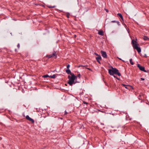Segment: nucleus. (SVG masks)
<instances>
[{
	"mask_svg": "<svg viewBox=\"0 0 149 149\" xmlns=\"http://www.w3.org/2000/svg\"><path fill=\"white\" fill-rule=\"evenodd\" d=\"M68 78L69 79L68 83L70 86H72L73 84H74L76 83L79 82L77 80V76L74 74L71 75V76L68 75Z\"/></svg>",
	"mask_w": 149,
	"mask_h": 149,
	"instance_id": "f257e3e1",
	"label": "nucleus"
},
{
	"mask_svg": "<svg viewBox=\"0 0 149 149\" xmlns=\"http://www.w3.org/2000/svg\"><path fill=\"white\" fill-rule=\"evenodd\" d=\"M111 69L108 70V73L111 75H113L114 74H117L119 76L121 75V74L119 72L118 70L116 68L111 67Z\"/></svg>",
	"mask_w": 149,
	"mask_h": 149,
	"instance_id": "f03ea898",
	"label": "nucleus"
},
{
	"mask_svg": "<svg viewBox=\"0 0 149 149\" xmlns=\"http://www.w3.org/2000/svg\"><path fill=\"white\" fill-rule=\"evenodd\" d=\"M132 44L133 48L136 49L139 53H140L141 52V48L138 46L139 44L137 43V42L134 40H132Z\"/></svg>",
	"mask_w": 149,
	"mask_h": 149,
	"instance_id": "7ed1b4c3",
	"label": "nucleus"
},
{
	"mask_svg": "<svg viewBox=\"0 0 149 149\" xmlns=\"http://www.w3.org/2000/svg\"><path fill=\"white\" fill-rule=\"evenodd\" d=\"M54 56L55 58H57V54H56V52L54 51L52 53V54H47L46 56V57L48 58H49L52 57Z\"/></svg>",
	"mask_w": 149,
	"mask_h": 149,
	"instance_id": "20e7f679",
	"label": "nucleus"
},
{
	"mask_svg": "<svg viewBox=\"0 0 149 149\" xmlns=\"http://www.w3.org/2000/svg\"><path fill=\"white\" fill-rule=\"evenodd\" d=\"M137 67L139 68V70L145 72H147V71L145 69V67L143 66H141L139 64H137Z\"/></svg>",
	"mask_w": 149,
	"mask_h": 149,
	"instance_id": "39448f33",
	"label": "nucleus"
},
{
	"mask_svg": "<svg viewBox=\"0 0 149 149\" xmlns=\"http://www.w3.org/2000/svg\"><path fill=\"white\" fill-rule=\"evenodd\" d=\"M101 53L103 58H107V56L105 52L102 50L101 51Z\"/></svg>",
	"mask_w": 149,
	"mask_h": 149,
	"instance_id": "423d86ee",
	"label": "nucleus"
},
{
	"mask_svg": "<svg viewBox=\"0 0 149 149\" xmlns=\"http://www.w3.org/2000/svg\"><path fill=\"white\" fill-rule=\"evenodd\" d=\"M96 59L97 61L100 64H101V63L100 61V60L102 59V58L100 56H98L96 58Z\"/></svg>",
	"mask_w": 149,
	"mask_h": 149,
	"instance_id": "0eeeda50",
	"label": "nucleus"
},
{
	"mask_svg": "<svg viewBox=\"0 0 149 149\" xmlns=\"http://www.w3.org/2000/svg\"><path fill=\"white\" fill-rule=\"evenodd\" d=\"M65 72L67 73L68 74H70L71 75L73 74H74L73 73L71 72L70 70L69 69H67L66 70H65Z\"/></svg>",
	"mask_w": 149,
	"mask_h": 149,
	"instance_id": "6e6552de",
	"label": "nucleus"
},
{
	"mask_svg": "<svg viewBox=\"0 0 149 149\" xmlns=\"http://www.w3.org/2000/svg\"><path fill=\"white\" fill-rule=\"evenodd\" d=\"M122 85L124 86L127 89H129V87H132L130 85H126L123 84H122Z\"/></svg>",
	"mask_w": 149,
	"mask_h": 149,
	"instance_id": "1a4fd4ad",
	"label": "nucleus"
},
{
	"mask_svg": "<svg viewBox=\"0 0 149 149\" xmlns=\"http://www.w3.org/2000/svg\"><path fill=\"white\" fill-rule=\"evenodd\" d=\"M119 16L122 20L123 21V18L122 15L121 13H118L117 14Z\"/></svg>",
	"mask_w": 149,
	"mask_h": 149,
	"instance_id": "9d476101",
	"label": "nucleus"
},
{
	"mask_svg": "<svg viewBox=\"0 0 149 149\" xmlns=\"http://www.w3.org/2000/svg\"><path fill=\"white\" fill-rule=\"evenodd\" d=\"M98 34L101 36H103L104 35L103 32V31L101 30L99 31L98 32Z\"/></svg>",
	"mask_w": 149,
	"mask_h": 149,
	"instance_id": "9b49d317",
	"label": "nucleus"
},
{
	"mask_svg": "<svg viewBox=\"0 0 149 149\" xmlns=\"http://www.w3.org/2000/svg\"><path fill=\"white\" fill-rule=\"evenodd\" d=\"M49 78H52L53 79H55L56 77V76L55 74H54L52 75H50L49 76Z\"/></svg>",
	"mask_w": 149,
	"mask_h": 149,
	"instance_id": "f8f14e48",
	"label": "nucleus"
},
{
	"mask_svg": "<svg viewBox=\"0 0 149 149\" xmlns=\"http://www.w3.org/2000/svg\"><path fill=\"white\" fill-rule=\"evenodd\" d=\"M143 39L145 40H149V38L148 37L144 36L143 38Z\"/></svg>",
	"mask_w": 149,
	"mask_h": 149,
	"instance_id": "ddd939ff",
	"label": "nucleus"
},
{
	"mask_svg": "<svg viewBox=\"0 0 149 149\" xmlns=\"http://www.w3.org/2000/svg\"><path fill=\"white\" fill-rule=\"evenodd\" d=\"M130 63L132 65H133L134 64V62L132 61V58H131L130 59Z\"/></svg>",
	"mask_w": 149,
	"mask_h": 149,
	"instance_id": "4468645a",
	"label": "nucleus"
},
{
	"mask_svg": "<svg viewBox=\"0 0 149 149\" xmlns=\"http://www.w3.org/2000/svg\"><path fill=\"white\" fill-rule=\"evenodd\" d=\"M26 119H27L29 120L31 118L29 116H28V115H27L26 116Z\"/></svg>",
	"mask_w": 149,
	"mask_h": 149,
	"instance_id": "2eb2a0df",
	"label": "nucleus"
},
{
	"mask_svg": "<svg viewBox=\"0 0 149 149\" xmlns=\"http://www.w3.org/2000/svg\"><path fill=\"white\" fill-rule=\"evenodd\" d=\"M29 121L31 122L32 123H34V120L32 118H31Z\"/></svg>",
	"mask_w": 149,
	"mask_h": 149,
	"instance_id": "dca6fc26",
	"label": "nucleus"
},
{
	"mask_svg": "<svg viewBox=\"0 0 149 149\" xmlns=\"http://www.w3.org/2000/svg\"><path fill=\"white\" fill-rule=\"evenodd\" d=\"M49 76L48 75L46 74V75H45L44 76H43V77L44 78H47V77H49Z\"/></svg>",
	"mask_w": 149,
	"mask_h": 149,
	"instance_id": "f3484780",
	"label": "nucleus"
},
{
	"mask_svg": "<svg viewBox=\"0 0 149 149\" xmlns=\"http://www.w3.org/2000/svg\"><path fill=\"white\" fill-rule=\"evenodd\" d=\"M70 15V14L68 13H66V17L68 18H69V16Z\"/></svg>",
	"mask_w": 149,
	"mask_h": 149,
	"instance_id": "a211bd4d",
	"label": "nucleus"
},
{
	"mask_svg": "<svg viewBox=\"0 0 149 149\" xmlns=\"http://www.w3.org/2000/svg\"><path fill=\"white\" fill-rule=\"evenodd\" d=\"M88 65H79V67H86V66H87Z\"/></svg>",
	"mask_w": 149,
	"mask_h": 149,
	"instance_id": "6ab92c4d",
	"label": "nucleus"
},
{
	"mask_svg": "<svg viewBox=\"0 0 149 149\" xmlns=\"http://www.w3.org/2000/svg\"><path fill=\"white\" fill-rule=\"evenodd\" d=\"M48 7L49 8H54L55 7V6H48Z\"/></svg>",
	"mask_w": 149,
	"mask_h": 149,
	"instance_id": "aec40b11",
	"label": "nucleus"
},
{
	"mask_svg": "<svg viewBox=\"0 0 149 149\" xmlns=\"http://www.w3.org/2000/svg\"><path fill=\"white\" fill-rule=\"evenodd\" d=\"M77 76V77H78L80 79V77H81L80 74H78Z\"/></svg>",
	"mask_w": 149,
	"mask_h": 149,
	"instance_id": "412c9836",
	"label": "nucleus"
},
{
	"mask_svg": "<svg viewBox=\"0 0 149 149\" xmlns=\"http://www.w3.org/2000/svg\"><path fill=\"white\" fill-rule=\"evenodd\" d=\"M86 69H87L88 70H90L91 71H93L92 70H91V69L90 68L86 67Z\"/></svg>",
	"mask_w": 149,
	"mask_h": 149,
	"instance_id": "4be33fe9",
	"label": "nucleus"
},
{
	"mask_svg": "<svg viewBox=\"0 0 149 149\" xmlns=\"http://www.w3.org/2000/svg\"><path fill=\"white\" fill-rule=\"evenodd\" d=\"M70 65L69 64H68L67 65V69H69V68L70 67Z\"/></svg>",
	"mask_w": 149,
	"mask_h": 149,
	"instance_id": "5701e85b",
	"label": "nucleus"
},
{
	"mask_svg": "<svg viewBox=\"0 0 149 149\" xmlns=\"http://www.w3.org/2000/svg\"><path fill=\"white\" fill-rule=\"evenodd\" d=\"M141 95H139V97H138V99L139 100H141Z\"/></svg>",
	"mask_w": 149,
	"mask_h": 149,
	"instance_id": "b1692460",
	"label": "nucleus"
},
{
	"mask_svg": "<svg viewBox=\"0 0 149 149\" xmlns=\"http://www.w3.org/2000/svg\"><path fill=\"white\" fill-rule=\"evenodd\" d=\"M17 47L18 48V49H19L20 47V44L19 43H18L17 45Z\"/></svg>",
	"mask_w": 149,
	"mask_h": 149,
	"instance_id": "393cba45",
	"label": "nucleus"
},
{
	"mask_svg": "<svg viewBox=\"0 0 149 149\" xmlns=\"http://www.w3.org/2000/svg\"><path fill=\"white\" fill-rule=\"evenodd\" d=\"M83 103L84 104H88V102H85V101H83Z\"/></svg>",
	"mask_w": 149,
	"mask_h": 149,
	"instance_id": "a878e982",
	"label": "nucleus"
},
{
	"mask_svg": "<svg viewBox=\"0 0 149 149\" xmlns=\"http://www.w3.org/2000/svg\"><path fill=\"white\" fill-rule=\"evenodd\" d=\"M116 23H117V24L118 25H120V22H119V21H116Z\"/></svg>",
	"mask_w": 149,
	"mask_h": 149,
	"instance_id": "bb28decb",
	"label": "nucleus"
},
{
	"mask_svg": "<svg viewBox=\"0 0 149 149\" xmlns=\"http://www.w3.org/2000/svg\"><path fill=\"white\" fill-rule=\"evenodd\" d=\"M116 21L115 20H113V21H111V22H112V23H115V22L116 23Z\"/></svg>",
	"mask_w": 149,
	"mask_h": 149,
	"instance_id": "cd10ccee",
	"label": "nucleus"
},
{
	"mask_svg": "<svg viewBox=\"0 0 149 149\" xmlns=\"http://www.w3.org/2000/svg\"><path fill=\"white\" fill-rule=\"evenodd\" d=\"M68 113L67 112H66V111H65L64 115H66Z\"/></svg>",
	"mask_w": 149,
	"mask_h": 149,
	"instance_id": "c85d7f7f",
	"label": "nucleus"
},
{
	"mask_svg": "<svg viewBox=\"0 0 149 149\" xmlns=\"http://www.w3.org/2000/svg\"><path fill=\"white\" fill-rule=\"evenodd\" d=\"M95 54L96 56H100V55H98V54H97V53H95Z\"/></svg>",
	"mask_w": 149,
	"mask_h": 149,
	"instance_id": "c756f323",
	"label": "nucleus"
},
{
	"mask_svg": "<svg viewBox=\"0 0 149 149\" xmlns=\"http://www.w3.org/2000/svg\"><path fill=\"white\" fill-rule=\"evenodd\" d=\"M141 79L142 80H145V79L143 78H141Z\"/></svg>",
	"mask_w": 149,
	"mask_h": 149,
	"instance_id": "7c9ffc66",
	"label": "nucleus"
},
{
	"mask_svg": "<svg viewBox=\"0 0 149 149\" xmlns=\"http://www.w3.org/2000/svg\"><path fill=\"white\" fill-rule=\"evenodd\" d=\"M105 10H106V12H109L108 10L107 9H106Z\"/></svg>",
	"mask_w": 149,
	"mask_h": 149,
	"instance_id": "2f4dec72",
	"label": "nucleus"
},
{
	"mask_svg": "<svg viewBox=\"0 0 149 149\" xmlns=\"http://www.w3.org/2000/svg\"><path fill=\"white\" fill-rule=\"evenodd\" d=\"M113 76L114 78H116L117 77L115 75H113Z\"/></svg>",
	"mask_w": 149,
	"mask_h": 149,
	"instance_id": "473e14b6",
	"label": "nucleus"
},
{
	"mask_svg": "<svg viewBox=\"0 0 149 149\" xmlns=\"http://www.w3.org/2000/svg\"><path fill=\"white\" fill-rule=\"evenodd\" d=\"M144 56H145V57H147V55L146 54H145Z\"/></svg>",
	"mask_w": 149,
	"mask_h": 149,
	"instance_id": "72a5a7b5",
	"label": "nucleus"
},
{
	"mask_svg": "<svg viewBox=\"0 0 149 149\" xmlns=\"http://www.w3.org/2000/svg\"><path fill=\"white\" fill-rule=\"evenodd\" d=\"M118 58L119 59V60H122V61H124L121 58Z\"/></svg>",
	"mask_w": 149,
	"mask_h": 149,
	"instance_id": "f704fd0d",
	"label": "nucleus"
},
{
	"mask_svg": "<svg viewBox=\"0 0 149 149\" xmlns=\"http://www.w3.org/2000/svg\"><path fill=\"white\" fill-rule=\"evenodd\" d=\"M15 52H17V49H15Z\"/></svg>",
	"mask_w": 149,
	"mask_h": 149,
	"instance_id": "c9c22d12",
	"label": "nucleus"
},
{
	"mask_svg": "<svg viewBox=\"0 0 149 149\" xmlns=\"http://www.w3.org/2000/svg\"><path fill=\"white\" fill-rule=\"evenodd\" d=\"M116 79H117L118 80H119V79L118 78V77H117L116 78Z\"/></svg>",
	"mask_w": 149,
	"mask_h": 149,
	"instance_id": "e433bc0d",
	"label": "nucleus"
},
{
	"mask_svg": "<svg viewBox=\"0 0 149 149\" xmlns=\"http://www.w3.org/2000/svg\"><path fill=\"white\" fill-rule=\"evenodd\" d=\"M74 37H76V35H74Z\"/></svg>",
	"mask_w": 149,
	"mask_h": 149,
	"instance_id": "4c0bfd02",
	"label": "nucleus"
},
{
	"mask_svg": "<svg viewBox=\"0 0 149 149\" xmlns=\"http://www.w3.org/2000/svg\"><path fill=\"white\" fill-rule=\"evenodd\" d=\"M101 125H104V124L103 123H101Z\"/></svg>",
	"mask_w": 149,
	"mask_h": 149,
	"instance_id": "58836bf2",
	"label": "nucleus"
}]
</instances>
